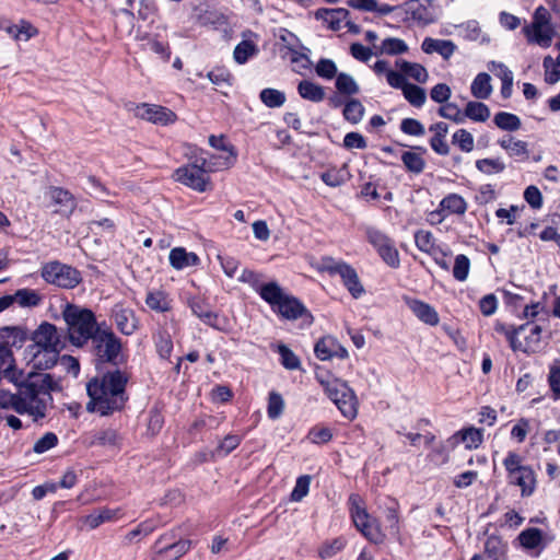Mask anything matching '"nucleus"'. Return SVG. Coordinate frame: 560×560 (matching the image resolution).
Masks as SVG:
<instances>
[{
  "label": "nucleus",
  "instance_id": "nucleus-1",
  "mask_svg": "<svg viewBox=\"0 0 560 560\" xmlns=\"http://www.w3.org/2000/svg\"><path fill=\"white\" fill-rule=\"evenodd\" d=\"M0 372L1 377L18 387L15 394L0 392L1 408H12L20 415H28L34 421L47 416L48 410L52 408L51 392L59 388L50 374L37 372L25 375L13 362H7Z\"/></svg>",
  "mask_w": 560,
  "mask_h": 560
},
{
  "label": "nucleus",
  "instance_id": "nucleus-2",
  "mask_svg": "<svg viewBox=\"0 0 560 560\" xmlns=\"http://www.w3.org/2000/svg\"><path fill=\"white\" fill-rule=\"evenodd\" d=\"M128 381V373L119 369L107 371L101 377L92 378L86 385L90 397L86 409L102 416L121 410L128 400L126 393Z\"/></svg>",
  "mask_w": 560,
  "mask_h": 560
},
{
  "label": "nucleus",
  "instance_id": "nucleus-3",
  "mask_svg": "<svg viewBox=\"0 0 560 560\" xmlns=\"http://www.w3.org/2000/svg\"><path fill=\"white\" fill-rule=\"evenodd\" d=\"M62 318L67 325L68 338L77 347L85 345L100 330L95 315L89 308L67 303L62 310Z\"/></svg>",
  "mask_w": 560,
  "mask_h": 560
},
{
  "label": "nucleus",
  "instance_id": "nucleus-4",
  "mask_svg": "<svg viewBox=\"0 0 560 560\" xmlns=\"http://www.w3.org/2000/svg\"><path fill=\"white\" fill-rule=\"evenodd\" d=\"M260 298L270 305L276 314L284 319L295 320L306 316L310 323L313 320L304 304L298 298L285 292L276 281L265 283Z\"/></svg>",
  "mask_w": 560,
  "mask_h": 560
},
{
  "label": "nucleus",
  "instance_id": "nucleus-5",
  "mask_svg": "<svg viewBox=\"0 0 560 560\" xmlns=\"http://www.w3.org/2000/svg\"><path fill=\"white\" fill-rule=\"evenodd\" d=\"M215 158L198 159L194 164L179 167L175 171L174 177L177 182L198 191H206L209 184L207 173L214 172L221 167L229 166L231 162L213 161Z\"/></svg>",
  "mask_w": 560,
  "mask_h": 560
},
{
  "label": "nucleus",
  "instance_id": "nucleus-6",
  "mask_svg": "<svg viewBox=\"0 0 560 560\" xmlns=\"http://www.w3.org/2000/svg\"><path fill=\"white\" fill-rule=\"evenodd\" d=\"M325 386V392L330 400L337 406L342 416L349 420L357 417L358 400L354 392L348 384L340 380H332L329 382H322Z\"/></svg>",
  "mask_w": 560,
  "mask_h": 560
},
{
  "label": "nucleus",
  "instance_id": "nucleus-7",
  "mask_svg": "<svg viewBox=\"0 0 560 560\" xmlns=\"http://www.w3.org/2000/svg\"><path fill=\"white\" fill-rule=\"evenodd\" d=\"M523 33L529 43L548 48L551 45L555 34L553 28L550 25L549 11L542 5L536 8L533 15V22L523 28Z\"/></svg>",
  "mask_w": 560,
  "mask_h": 560
},
{
  "label": "nucleus",
  "instance_id": "nucleus-8",
  "mask_svg": "<svg viewBox=\"0 0 560 560\" xmlns=\"http://www.w3.org/2000/svg\"><path fill=\"white\" fill-rule=\"evenodd\" d=\"M34 345L30 350L46 349L48 361L54 359L66 347V339L62 338L57 327L50 323H42L32 335Z\"/></svg>",
  "mask_w": 560,
  "mask_h": 560
},
{
  "label": "nucleus",
  "instance_id": "nucleus-9",
  "mask_svg": "<svg viewBox=\"0 0 560 560\" xmlns=\"http://www.w3.org/2000/svg\"><path fill=\"white\" fill-rule=\"evenodd\" d=\"M95 355L101 362L118 364L121 357V341L112 329L97 330L92 338Z\"/></svg>",
  "mask_w": 560,
  "mask_h": 560
},
{
  "label": "nucleus",
  "instance_id": "nucleus-10",
  "mask_svg": "<svg viewBox=\"0 0 560 560\" xmlns=\"http://www.w3.org/2000/svg\"><path fill=\"white\" fill-rule=\"evenodd\" d=\"M42 277L48 283L67 289L74 288L81 281L80 272L77 269L59 261L45 265L42 269Z\"/></svg>",
  "mask_w": 560,
  "mask_h": 560
},
{
  "label": "nucleus",
  "instance_id": "nucleus-11",
  "mask_svg": "<svg viewBox=\"0 0 560 560\" xmlns=\"http://www.w3.org/2000/svg\"><path fill=\"white\" fill-rule=\"evenodd\" d=\"M27 339V331L20 326L0 328V366L13 362L12 349H20Z\"/></svg>",
  "mask_w": 560,
  "mask_h": 560
},
{
  "label": "nucleus",
  "instance_id": "nucleus-12",
  "mask_svg": "<svg viewBox=\"0 0 560 560\" xmlns=\"http://www.w3.org/2000/svg\"><path fill=\"white\" fill-rule=\"evenodd\" d=\"M369 242L377 250L383 261L392 268L400 265L399 253L394 242L382 231L370 228L366 231Z\"/></svg>",
  "mask_w": 560,
  "mask_h": 560
},
{
  "label": "nucleus",
  "instance_id": "nucleus-13",
  "mask_svg": "<svg viewBox=\"0 0 560 560\" xmlns=\"http://www.w3.org/2000/svg\"><path fill=\"white\" fill-rule=\"evenodd\" d=\"M357 497H351L350 501L353 503L351 509V516L355 527L372 542L381 544L384 540V534L380 530L378 526L374 522L370 521L368 512L360 508L358 504L354 505Z\"/></svg>",
  "mask_w": 560,
  "mask_h": 560
},
{
  "label": "nucleus",
  "instance_id": "nucleus-14",
  "mask_svg": "<svg viewBox=\"0 0 560 560\" xmlns=\"http://www.w3.org/2000/svg\"><path fill=\"white\" fill-rule=\"evenodd\" d=\"M136 116L153 124L168 125L176 120V114L171 109L160 106L141 104L136 107Z\"/></svg>",
  "mask_w": 560,
  "mask_h": 560
},
{
  "label": "nucleus",
  "instance_id": "nucleus-15",
  "mask_svg": "<svg viewBox=\"0 0 560 560\" xmlns=\"http://www.w3.org/2000/svg\"><path fill=\"white\" fill-rule=\"evenodd\" d=\"M112 317L117 329L126 336L132 335L138 329L139 322L133 310L126 307L124 304L113 306Z\"/></svg>",
  "mask_w": 560,
  "mask_h": 560
},
{
  "label": "nucleus",
  "instance_id": "nucleus-16",
  "mask_svg": "<svg viewBox=\"0 0 560 560\" xmlns=\"http://www.w3.org/2000/svg\"><path fill=\"white\" fill-rule=\"evenodd\" d=\"M407 13L423 25L434 23L438 19L432 0H410L406 3Z\"/></svg>",
  "mask_w": 560,
  "mask_h": 560
},
{
  "label": "nucleus",
  "instance_id": "nucleus-17",
  "mask_svg": "<svg viewBox=\"0 0 560 560\" xmlns=\"http://www.w3.org/2000/svg\"><path fill=\"white\" fill-rule=\"evenodd\" d=\"M404 301L413 315L422 323L430 326H436L439 324V314L430 304L409 296H404Z\"/></svg>",
  "mask_w": 560,
  "mask_h": 560
},
{
  "label": "nucleus",
  "instance_id": "nucleus-18",
  "mask_svg": "<svg viewBox=\"0 0 560 560\" xmlns=\"http://www.w3.org/2000/svg\"><path fill=\"white\" fill-rule=\"evenodd\" d=\"M168 259L171 266L177 270L195 267L200 262L199 257L195 253L187 252L184 247H175L171 249Z\"/></svg>",
  "mask_w": 560,
  "mask_h": 560
},
{
  "label": "nucleus",
  "instance_id": "nucleus-19",
  "mask_svg": "<svg viewBox=\"0 0 560 560\" xmlns=\"http://www.w3.org/2000/svg\"><path fill=\"white\" fill-rule=\"evenodd\" d=\"M407 51L406 42L397 37H387L380 45H374V56H399Z\"/></svg>",
  "mask_w": 560,
  "mask_h": 560
},
{
  "label": "nucleus",
  "instance_id": "nucleus-20",
  "mask_svg": "<svg viewBox=\"0 0 560 560\" xmlns=\"http://www.w3.org/2000/svg\"><path fill=\"white\" fill-rule=\"evenodd\" d=\"M421 48L425 54L438 52L444 59H448L454 54L456 46L451 40L425 37L421 44Z\"/></svg>",
  "mask_w": 560,
  "mask_h": 560
},
{
  "label": "nucleus",
  "instance_id": "nucleus-21",
  "mask_svg": "<svg viewBox=\"0 0 560 560\" xmlns=\"http://www.w3.org/2000/svg\"><path fill=\"white\" fill-rule=\"evenodd\" d=\"M339 276L342 279L343 285L348 289V291L354 299L360 298L364 293V288L359 279L355 269L352 266H350L349 264L347 266H343V268H341V272Z\"/></svg>",
  "mask_w": 560,
  "mask_h": 560
},
{
  "label": "nucleus",
  "instance_id": "nucleus-22",
  "mask_svg": "<svg viewBox=\"0 0 560 560\" xmlns=\"http://www.w3.org/2000/svg\"><path fill=\"white\" fill-rule=\"evenodd\" d=\"M50 197L55 205L59 206L57 211L60 213L70 214L77 207V202L72 194L60 187L51 188Z\"/></svg>",
  "mask_w": 560,
  "mask_h": 560
},
{
  "label": "nucleus",
  "instance_id": "nucleus-23",
  "mask_svg": "<svg viewBox=\"0 0 560 560\" xmlns=\"http://www.w3.org/2000/svg\"><path fill=\"white\" fill-rule=\"evenodd\" d=\"M510 482L516 485L521 488V492L523 497H529L534 490L536 485L535 472L529 468H522L521 472H517L514 477H509Z\"/></svg>",
  "mask_w": 560,
  "mask_h": 560
},
{
  "label": "nucleus",
  "instance_id": "nucleus-24",
  "mask_svg": "<svg viewBox=\"0 0 560 560\" xmlns=\"http://www.w3.org/2000/svg\"><path fill=\"white\" fill-rule=\"evenodd\" d=\"M466 210L467 202L465 201V199L457 194H450L442 199V201L440 202V210L433 212L432 215L440 214L443 211L460 215L464 214Z\"/></svg>",
  "mask_w": 560,
  "mask_h": 560
},
{
  "label": "nucleus",
  "instance_id": "nucleus-25",
  "mask_svg": "<svg viewBox=\"0 0 560 560\" xmlns=\"http://www.w3.org/2000/svg\"><path fill=\"white\" fill-rule=\"evenodd\" d=\"M395 66L405 74L412 78L419 83L427 82L429 74L427 69L420 63L410 62L407 60L398 59L395 61Z\"/></svg>",
  "mask_w": 560,
  "mask_h": 560
},
{
  "label": "nucleus",
  "instance_id": "nucleus-26",
  "mask_svg": "<svg viewBox=\"0 0 560 560\" xmlns=\"http://www.w3.org/2000/svg\"><path fill=\"white\" fill-rule=\"evenodd\" d=\"M298 92L302 98L314 103H319L325 98L324 88L308 80L300 81Z\"/></svg>",
  "mask_w": 560,
  "mask_h": 560
},
{
  "label": "nucleus",
  "instance_id": "nucleus-27",
  "mask_svg": "<svg viewBox=\"0 0 560 560\" xmlns=\"http://www.w3.org/2000/svg\"><path fill=\"white\" fill-rule=\"evenodd\" d=\"M118 512H119L118 510H110L107 508H103V509H100V510L84 516L81 521L90 529H95L103 523L110 522V521L115 520Z\"/></svg>",
  "mask_w": 560,
  "mask_h": 560
},
{
  "label": "nucleus",
  "instance_id": "nucleus-28",
  "mask_svg": "<svg viewBox=\"0 0 560 560\" xmlns=\"http://www.w3.org/2000/svg\"><path fill=\"white\" fill-rule=\"evenodd\" d=\"M470 92L474 97L487 100L492 93L491 78L486 72H480L472 80Z\"/></svg>",
  "mask_w": 560,
  "mask_h": 560
},
{
  "label": "nucleus",
  "instance_id": "nucleus-29",
  "mask_svg": "<svg viewBox=\"0 0 560 560\" xmlns=\"http://www.w3.org/2000/svg\"><path fill=\"white\" fill-rule=\"evenodd\" d=\"M486 560H505L506 544L499 536H490L485 544Z\"/></svg>",
  "mask_w": 560,
  "mask_h": 560
},
{
  "label": "nucleus",
  "instance_id": "nucleus-30",
  "mask_svg": "<svg viewBox=\"0 0 560 560\" xmlns=\"http://www.w3.org/2000/svg\"><path fill=\"white\" fill-rule=\"evenodd\" d=\"M345 9H319L315 13L316 19L325 21L329 28L337 31L340 28L342 19L347 15Z\"/></svg>",
  "mask_w": 560,
  "mask_h": 560
},
{
  "label": "nucleus",
  "instance_id": "nucleus-31",
  "mask_svg": "<svg viewBox=\"0 0 560 560\" xmlns=\"http://www.w3.org/2000/svg\"><path fill=\"white\" fill-rule=\"evenodd\" d=\"M466 117L474 121L485 122L490 117V109L485 103L470 101L465 107L464 119Z\"/></svg>",
  "mask_w": 560,
  "mask_h": 560
},
{
  "label": "nucleus",
  "instance_id": "nucleus-32",
  "mask_svg": "<svg viewBox=\"0 0 560 560\" xmlns=\"http://www.w3.org/2000/svg\"><path fill=\"white\" fill-rule=\"evenodd\" d=\"M258 52L259 49L255 43L252 40H242L234 48L233 58L238 65H244Z\"/></svg>",
  "mask_w": 560,
  "mask_h": 560
},
{
  "label": "nucleus",
  "instance_id": "nucleus-33",
  "mask_svg": "<svg viewBox=\"0 0 560 560\" xmlns=\"http://www.w3.org/2000/svg\"><path fill=\"white\" fill-rule=\"evenodd\" d=\"M335 85L338 93L341 95L351 96L360 92L359 84L357 83L354 78L346 72H340L336 77Z\"/></svg>",
  "mask_w": 560,
  "mask_h": 560
},
{
  "label": "nucleus",
  "instance_id": "nucleus-34",
  "mask_svg": "<svg viewBox=\"0 0 560 560\" xmlns=\"http://www.w3.org/2000/svg\"><path fill=\"white\" fill-rule=\"evenodd\" d=\"M191 547V541L186 540H178L176 542H173L166 547H163L158 550V553L160 556H165L168 560H177L180 557H183L185 553L188 552V550Z\"/></svg>",
  "mask_w": 560,
  "mask_h": 560
},
{
  "label": "nucleus",
  "instance_id": "nucleus-35",
  "mask_svg": "<svg viewBox=\"0 0 560 560\" xmlns=\"http://www.w3.org/2000/svg\"><path fill=\"white\" fill-rule=\"evenodd\" d=\"M145 304L152 311L165 313L171 310L170 300L163 291H152L147 294Z\"/></svg>",
  "mask_w": 560,
  "mask_h": 560
},
{
  "label": "nucleus",
  "instance_id": "nucleus-36",
  "mask_svg": "<svg viewBox=\"0 0 560 560\" xmlns=\"http://www.w3.org/2000/svg\"><path fill=\"white\" fill-rule=\"evenodd\" d=\"M342 115L347 121L355 125L363 118L364 106L359 100L350 98L345 102Z\"/></svg>",
  "mask_w": 560,
  "mask_h": 560
},
{
  "label": "nucleus",
  "instance_id": "nucleus-37",
  "mask_svg": "<svg viewBox=\"0 0 560 560\" xmlns=\"http://www.w3.org/2000/svg\"><path fill=\"white\" fill-rule=\"evenodd\" d=\"M401 161L406 170L413 174H420L425 168V161L420 153L413 151H404Z\"/></svg>",
  "mask_w": 560,
  "mask_h": 560
},
{
  "label": "nucleus",
  "instance_id": "nucleus-38",
  "mask_svg": "<svg viewBox=\"0 0 560 560\" xmlns=\"http://www.w3.org/2000/svg\"><path fill=\"white\" fill-rule=\"evenodd\" d=\"M493 121L498 128L506 131L518 130L522 125L518 116L506 112L497 113L494 115Z\"/></svg>",
  "mask_w": 560,
  "mask_h": 560
},
{
  "label": "nucleus",
  "instance_id": "nucleus-39",
  "mask_svg": "<svg viewBox=\"0 0 560 560\" xmlns=\"http://www.w3.org/2000/svg\"><path fill=\"white\" fill-rule=\"evenodd\" d=\"M156 351L162 359H167L173 350V341L171 335L165 329H159L154 335Z\"/></svg>",
  "mask_w": 560,
  "mask_h": 560
},
{
  "label": "nucleus",
  "instance_id": "nucleus-40",
  "mask_svg": "<svg viewBox=\"0 0 560 560\" xmlns=\"http://www.w3.org/2000/svg\"><path fill=\"white\" fill-rule=\"evenodd\" d=\"M520 544L526 549H535L542 542V532L539 528L530 527L518 535Z\"/></svg>",
  "mask_w": 560,
  "mask_h": 560
},
{
  "label": "nucleus",
  "instance_id": "nucleus-41",
  "mask_svg": "<svg viewBox=\"0 0 560 560\" xmlns=\"http://www.w3.org/2000/svg\"><path fill=\"white\" fill-rule=\"evenodd\" d=\"M13 296L14 302L22 307H34L42 301L40 295L32 289H20L13 294Z\"/></svg>",
  "mask_w": 560,
  "mask_h": 560
},
{
  "label": "nucleus",
  "instance_id": "nucleus-42",
  "mask_svg": "<svg viewBox=\"0 0 560 560\" xmlns=\"http://www.w3.org/2000/svg\"><path fill=\"white\" fill-rule=\"evenodd\" d=\"M402 94L405 98L415 107L423 106L427 101L424 89L411 83L407 84V86L402 90Z\"/></svg>",
  "mask_w": 560,
  "mask_h": 560
},
{
  "label": "nucleus",
  "instance_id": "nucleus-43",
  "mask_svg": "<svg viewBox=\"0 0 560 560\" xmlns=\"http://www.w3.org/2000/svg\"><path fill=\"white\" fill-rule=\"evenodd\" d=\"M499 145L506 150L512 156L527 155V143L522 140H514V138H503L498 141Z\"/></svg>",
  "mask_w": 560,
  "mask_h": 560
},
{
  "label": "nucleus",
  "instance_id": "nucleus-44",
  "mask_svg": "<svg viewBox=\"0 0 560 560\" xmlns=\"http://www.w3.org/2000/svg\"><path fill=\"white\" fill-rule=\"evenodd\" d=\"M259 96H260L261 102L267 107H270V108L280 107L285 102L284 93L279 90L271 89V88L264 89L260 92Z\"/></svg>",
  "mask_w": 560,
  "mask_h": 560
},
{
  "label": "nucleus",
  "instance_id": "nucleus-45",
  "mask_svg": "<svg viewBox=\"0 0 560 560\" xmlns=\"http://www.w3.org/2000/svg\"><path fill=\"white\" fill-rule=\"evenodd\" d=\"M336 340L329 337L319 339L314 348L316 357L322 360H328L335 355Z\"/></svg>",
  "mask_w": 560,
  "mask_h": 560
},
{
  "label": "nucleus",
  "instance_id": "nucleus-46",
  "mask_svg": "<svg viewBox=\"0 0 560 560\" xmlns=\"http://www.w3.org/2000/svg\"><path fill=\"white\" fill-rule=\"evenodd\" d=\"M476 168L486 174H499L505 170V164L500 159H480L476 161Z\"/></svg>",
  "mask_w": 560,
  "mask_h": 560
},
{
  "label": "nucleus",
  "instance_id": "nucleus-47",
  "mask_svg": "<svg viewBox=\"0 0 560 560\" xmlns=\"http://www.w3.org/2000/svg\"><path fill=\"white\" fill-rule=\"evenodd\" d=\"M467 448H477L483 441V430L477 428H468L458 432Z\"/></svg>",
  "mask_w": 560,
  "mask_h": 560
},
{
  "label": "nucleus",
  "instance_id": "nucleus-48",
  "mask_svg": "<svg viewBox=\"0 0 560 560\" xmlns=\"http://www.w3.org/2000/svg\"><path fill=\"white\" fill-rule=\"evenodd\" d=\"M452 142L464 152H471L474 150V137L466 129H458L455 131L452 137Z\"/></svg>",
  "mask_w": 560,
  "mask_h": 560
},
{
  "label": "nucleus",
  "instance_id": "nucleus-49",
  "mask_svg": "<svg viewBox=\"0 0 560 560\" xmlns=\"http://www.w3.org/2000/svg\"><path fill=\"white\" fill-rule=\"evenodd\" d=\"M284 409V400L282 396L276 392H270L268 397L267 415L270 419H278Z\"/></svg>",
  "mask_w": 560,
  "mask_h": 560
},
{
  "label": "nucleus",
  "instance_id": "nucleus-50",
  "mask_svg": "<svg viewBox=\"0 0 560 560\" xmlns=\"http://www.w3.org/2000/svg\"><path fill=\"white\" fill-rule=\"evenodd\" d=\"M315 72L318 77L326 80H331L339 74L336 63L331 59L326 58L318 60Z\"/></svg>",
  "mask_w": 560,
  "mask_h": 560
},
{
  "label": "nucleus",
  "instance_id": "nucleus-51",
  "mask_svg": "<svg viewBox=\"0 0 560 560\" xmlns=\"http://www.w3.org/2000/svg\"><path fill=\"white\" fill-rule=\"evenodd\" d=\"M470 269V260L466 255H457L453 267V276L457 281H465Z\"/></svg>",
  "mask_w": 560,
  "mask_h": 560
},
{
  "label": "nucleus",
  "instance_id": "nucleus-52",
  "mask_svg": "<svg viewBox=\"0 0 560 560\" xmlns=\"http://www.w3.org/2000/svg\"><path fill=\"white\" fill-rule=\"evenodd\" d=\"M415 243L418 249L428 254H432L435 247L432 233L424 230L415 233Z\"/></svg>",
  "mask_w": 560,
  "mask_h": 560
},
{
  "label": "nucleus",
  "instance_id": "nucleus-53",
  "mask_svg": "<svg viewBox=\"0 0 560 560\" xmlns=\"http://www.w3.org/2000/svg\"><path fill=\"white\" fill-rule=\"evenodd\" d=\"M192 313L198 316L201 320L210 326H214L217 322V315L208 310L201 301H192L190 303Z\"/></svg>",
  "mask_w": 560,
  "mask_h": 560
},
{
  "label": "nucleus",
  "instance_id": "nucleus-54",
  "mask_svg": "<svg viewBox=\"0 0 560 560\" xmlns=\"http://www.w3.org/2000/svg\"><path fill=\"white\" fill-rule=\"evenodd\" d=\"M278 352L281 357V364L288 370H298L301 366L300 359L285 345L278 346Z\"/></svg>",
  "mask_w": 560,
  "mask_h": 560
},
{
  "label": "nucleus",
  "instance_id": "nucleus-55",
  "mask_svg": "<svg viewBox=\"0 0 560 560\" xmlns=\"http://www.w3.org/2000/svg\"><path fill=\"white\" fill-rule=\"evenodd\" d=\"M439 115L443 118L450 119L456 124L464 122V113L455 103H445L439 110Z\"/></svg>",
  "mask_w": 560,
  "mask_h": 560
},
{
  "label": "nucleus",
  "instance_id": "nucleus-56",
  "mask_svg": "<svg viewBox=\"0 0 560 560\" xmlns=\"http://www.w3.org/2000/svg\"><path fill=\"white\" fill-rule=\"evenodd\" d=\"M527 330H529V335L525 336L524 341L526 347V353L535 352L540 346L541 327L538 325L529 324Z\"/></svg>",
  "mask_w": 560,
  "mask_h": 560
},
{
  "label": "nucleus",
  "instance_id": "nucleus-57",
  "mask_svg": "<svg viewBox=\"0 0 560 560\" xmlns=\"http://www.w3.org/2000/svg\"><path fill=\"white\" fill-rule=\"evenodd\" d=\"M545 81L548 84H556L560 80V66L556 65L551 56L544 58Z\"/></svg>",
  "mask_w": 560,
  "mask_h": 560
},
{
  "label": "nucleus",
  "instance_id": "nucleus-58",
  "mask_svg": "<svg viewBox=\"0 0 560 560\" xmlns=\"http://www.w3.org/2000/svg\"><path fill=\"white\" fill-rule=\"evenodd\" d=\"M503 465L509 474V477H514L522 468H529V466L522 465V457L515 452H509L503 460Z\"/></svg>",
  "mask_w": 560,
  "mask_h": 560
},
{
  "label": "nucleus",
  "instance_id": "nucleus-59",
  "mask_svg": "<svg viewBox=\"0 0 560 560\" xmlns=\"http://www.w3.org/2000/svg\"><path fill=\"white\" fill-rule=\"evenodd\" d=\"M311 476L302 475L296 479L295 487L291 492V500L294 502L301 501L310 490Z\"/></svg>",
  "mask_w": 560,
  "mask_h": 560
},
{
  "label": "nucleus",
  "instance_id": "nucleus-60",
  "mask_svg": "<svg viewBox=\"0 0 560 560\" xmlns=\"http://www.w3.org/2000/svg\"><path fill=\"white\" fill-rule=\"evenodd\" d=\"M208 78L219 89L229 88L231 85L230 72L224 68H215L208 72Z\"/></svg>",
  "mask_w": 560,
  "mask_h": 560
},
{
  "label": "nucleus",
  "instance_id": "nucleus-61",
  "mask_svg": "<svg viewBox=\"0 0 560 560\" xmlns=\"http://www.w3.org/2000/svg\"><path fill=\"white\" fill-rule=\"evenodd\" d=\"M322 180L330 187L341 186L346 182V173L341 170L331 168L320 175Z\"/></svg>",
  "mask_w": 560,
  "mask_h": 560
},
{
  "label": "nucleus",
  "instance_id": "nucleus-62",
  "mask_svg": "<svg viewBox=\"0 0 560 560\" xmlns=\"http://www.w3.org/2000/svg\"><path fill=\"white\" fill-rule=\"evenodd\" d=\"M241 436L228 434L218 445L214 453L217 455H228L241 444Z\"/></svg>",
  "mask_w": 560,
  "mask_h": 560
},
{
  "label": "nucleus",
  "instance_id": "nucleus-63",
  "mask_svg": "<svg viewBox=\"0 0 560 560\" xmlns=\"http://www.w3.org/2000/svg\"><path fill=\"white\" fill-rule=\"evenodd\" d=\"M345 547V541L341 538H336L330 542L324 544L319 550L318 556L322 559H329L336 556Z\"/></svg>",
  "mask_w": 560,
  "mask_h": 560
},
{
  "label": "nucleus",
  "instance_id": "nucleus-64",
  "mask_svg": "<svg viewBox=\"0 0 560 560\" xmlns=\"http://www.w3.org/2000/svg\"><path fill=\"white\" fill-rule=\"evenodd\" d=\"M57 443V435L52 432H47L39 440L36 441L33 451L37 454H42L56 446Z\"/></svg>",
  "mask_w": 560,
  "mask_h": 560
}]
</instances>
